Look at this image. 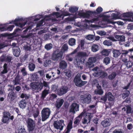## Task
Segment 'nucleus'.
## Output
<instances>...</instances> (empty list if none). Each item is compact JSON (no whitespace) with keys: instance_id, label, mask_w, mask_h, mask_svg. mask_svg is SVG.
<instances>
[{"instance_id":"12","label":"nucleus","mask_w":133,"mask_h":133,"mask_svg":"<svg viewBox=\"0 0 133 133\" xmlns=\"http://www.w3.org/2000/svg\"><path fill=\"white\" fill-rule=\"evenodd\" d=\"M133 51V49H130L128 50H122L121 53V58L123 62H125L127 61V59L125 57L127 56L128 53L129 52H132Z\"/></svg>"},{"instance_id":"30","label":"nucleus","mask_w":133,"mask_h":133,"mask_svg":"<svg viewBox=\"0 0 133 133\" xmlns=\"http://www.w3.org/2000/svg\"><path fill=\"white\" fill-rule=\"evenodd\" d=\"M49 89H45L42 92L41 98L44 99L49 94Z\"/></svg>"},{"instance_id":"53","label":"nucleus","mask_w":133,"mask_h":133,"mask_svg":"<svg viewBox=\"0 0 133 133\" xmlns=\"http://www.w3.org/2000/svg\"><path fill=\"white\" fill-rule=\"evenodd\" d=\"M18 133H27L26 129L23 127H21L19 129L18 131Z\"/></svg>"},{"instance_id":"26","label":"nucleus","mask_w":133,"mask_h":133,"mask_svg":"<svg viewBox=\"0 0 133 133\" xmlns=\"http://www.w3.org/2000/svg\"><path fill=\"white\" fill-rule=\"evenodd\" d=\"M27 102L25 99H22L19 103V105L22 109L24 108L26 105Z\"/></svg>"},{"instance_id":"46","label":"nucleus","mask_w":133,"mask_h":133,"mask_svg":"<svg viewBox=\"0 0 133 133\" xmlns=\"http://www.w3.org/2000/svg\"><path fill=\"white\" fill-rule=\"evenodd\" d=\"M110 52V50L104 49L102 52V55H103L107 56H108Z\"/></svg>"},{"instance_id":"19","label":"nucleus","mask_w":133,"mask_h":133,"mask_svg":"<svg viewBox=\"0 0 133 133\" xmlns=\"http://www.w3.org/2000/svg\"><path fill=\"white\" fill-rule=\"evenodd\" d=\"M17 74L21 76V77L23 78L27 75L26 68L25 67L21 68V70L18 71Z\"/></svg>"},{"instance_id":"63","label":"nucleus","mask_w":133,"mask_h":133,"mask_svg":"<svg viewBox=\"0 0 133 133\" xmlns=\"http://www.w3.org/2000/svg\"><path fill=\"white\" fill-rule=\"evenodd\" d=\"M94 36L93 35H88L86 37V39L89 40H93L94 39Z\"/></svg>"},{"instance_id":"33","label":"nucleus","mask_w":133,"mask_h":133,"mask_svg":"<svg viewBox=\"0 0 133 133\" xmlns=\"http://www.w3.org/2000/svg\"><path fill=\"white\" fill-rule=\"evenodd\" d=\"M115 37L118 41L123 42L125 40V37L124 35H116Z\"/></svg>"},{"instance_id":"57","label":"nucleus","mask_w":133,"mask_h":133,"mask_svg":"<svg viewBox=\"0 0 133 133\" xmlns=\"http://www.w3.org/2000/svg\"><path fill=\"white\" fill-rule=\"evenodd\" d=\"M12 57L9 55H8L6 56L5 59V62L9 63L12 60Z\"/></svg>"},{"instance_id":"38","label":"nucleus","mask_w":133,"mask_h":133,"mask_svg":"<svg viewBox=\"0 0 133 133\" xmlns=\"http://www.w3.org/2000/svg\"><path fill=\"white\" fill-rule=\"evenodd\" d=\"M108 76V74L106 71L102 70L99 77L102 79L107 78Z\"/></svg>"},{"instance_id":"13","label":"nucleus","mask_w":133,"mask_h":133,"mask_svg":"<svg viewBox=\"0 0 133 133\" xmlns=\"http://www.w3.org/2000/svg\"><path fill=\"white\" fill-rule=\"evenodd\" d=\"M68 88L67 86H63L57 90L58 95L61 96L66 93L68 91Z\"/></svg>"},{"instance_id":"8","label":"nucleus","mask_w":133,"mask_h":133,"mask_svg":"<svg viewBox=\"0 0 133 133\" xmlns=\"http://www.w3.org/2000/svg\"><path fill=\"white\" fill-rule=\"evenodd\" d=\"M64 125V121L63 120L54 121L53 125L54 127L57 130L59 129L60 131L63 130Z\"/></svg>"},{"instance_id":"18","label":"nucleus","mask_w":133,"mask_h":133,"mask_svg":"<svg viewBox=\"0 0 133 133\" xmlns=\"http://www.w3.org/2000/svg\"><path fill=\"white\" fill-rule=\"evenodd\" d=\"M82 100H83L85 103L87 104L90 103L91 101V96L90 94L85 95H82L81 97Z\"/></svg>"},{"instance_id":"31","label":"nucleus","mask_w":133,"mask_h":133,"mask_svg":"<svg viewBox=\"0 0 133 133\" xmlns=\"http://www.w3.org/2000/svg\"><path fill=\"white\" fill-rule=\"evenodd\" d=\"M93 16L95 17V18H93L92 19L90 20L89 21L91 23L98 22L99 20V17H100V15L96 16V15H90V16Z\"/></svg>"},{"instance_id":"10","label":"nucleus","mask_w":133,"mask_h":133,"mask_svg":"<svg viewBox=\"0 0 133 133\" xmlns=\"http://www.w3.org/2000/svg\"><path fill=\"white\" fill-rule=\"evenodd\" d=\"M79 104L76 103H73L70 105L69 107V112L74 114L76 112L79 110Z\"/></svg>"},{"instance_id":"4","label":"nucleus","mask_w":133,"mask_h":133,"mask_svg":"<svg viewBox=\"0 0 133 133\" xmlns=\"http://www.w3.org/2000/svg\"><path fill=\"white\" fill-rule=\"evenodd\" d=\"M81 74L78 73L76 75L73 81L75 85L78 87H81L87 83V81H83L81 78Z\"/></svg>"},{"instance_id":"5","label":"nucleus","mask_w":133,"mask_h":133,"mask_svg":"<svg viewBox=\"0 0 133 133\" xmlns=\"http://www.w3.org/2000/svg\"><path fill=\"white\" fill-rule=\"evenodd\" d=\"M11 114L9 112L5 111L3 113V116L1 120L2 122L3 123H9L10 119L13 120L14 118L13 115L10 116Z\"/></svg>"},{"instance_id":"16","label":"nucleus","mask_w":133,"mask_h":133,"mask_svg":"<svg viewBox=\"0 0 133 133\" xmlns=\"http://www.w3.org/2000/svg\"><path fill=\"white\" fill-rule=\"evenodd\" d=\"M17 97V93L14 90H12L10 91L8 94V98L12 101Z\"/></svg>"},{"instance_id":"47","label":"nucleus","mask_w":133,"mask_h":133,"mask_svg":"<svg viewBox=\"0 0 133 133\" xmlns=\"http://www.w3.org/2000/svg\"><path fill=\"white\" fill-rule=\"evenodd\" d=\"M116 75L117 74L116 72H113L108 76V78L110 80H112L115 77Z\"/></svg>"},{"instance_id":"44","label":"nucleus","mask_w":133,"mask_h":133,"mask_svg":"<svg viewBox=\"0 0 133 133\" xmlns=\"http://www.w3.org/2000/svg\"><path fill=\"white\" fill-rule=\"evenodd\" d=\"M68 49L67 45L66 44H64L62 46L61 49L60 51H61L63 54Z\"/></svg>"},{"instance_id":"48","label":"nucleus","mask_w":133,"mask_h":133,"mask_svg":"<svg viewBox=\"0 0 133 133\" xmlns=\"http://www.w3.org/2000/svg\"><path fill=\"white\" fill-rule=\"evenodd\" d=\"M103 44L107 46L111 45L112 44V42L110 40H105L103 42Z\"/></svg>"},{"instance_id":"6","label":"nucleus","mask_w":133,"mask_h":133,"mask_svg":"<svg viewBox=\"0 0 133 133\" xmlns=\"http://www.w3.org/2000/svg\"><path fill=\"white\" fill-rule=\"evenodd\" d=\"M63 54L61 51L56 50L54 51L51 57L52 59L56 62H59L63 59Z\"/></svg>"},{"instance_id":"45","label":"nucleus","mask_w":133,"mask_h":133,"mask_svg":"<svg viewBox=\"0 0 133 133\" xmlns=\"http://www.w3.org/2000/svg\"><path fill=\"white\" fill-rule=\"evenodd\" d=\"M64 72L66 76L68 78H70L71 77V71L69 69H67L65 70Z\"/></svg>"},{"instance_id":"43","label":"nucleus","mask_w":133,"mask_h":133,"mask_svg":"<svg viewBox=\"0 0 133 133\" xmlns=\"http://www.w3.org/2000/svg\"><path fill=\"white\" fill-rule=\"evenodd\" d=\"M130 93V92L128 90H127L124 91L122 95V98L124 99L127 97H128Z\"/></svg>"},{"instance_id":"64","label":"nucleus","mask_w":133,"mask_h":133,"mask_svg":"<svg viewBox=\"0 0 133 133\" xmlns=\"http://www.w3.org/2000/svg\"><path fill=\"white\" fill-rule=\"evenodd\" d=\"M39 114V112L38 110H36L33 114V115L34 118H37Z\"/></svg>"},{"instance_id":"14","label":"nucleus","mask_w":133,"mask_h":133,"mask_svg":"<svg viewBox=\"0 0 133 133\" xmlns=\"http://www.w3.org/2000/svg\"><path fill=\"white\" fill-rule=\"evenodd\" d=\"M96 61L95 57H90L88 59V62L86 63V65L89 68L93 67L94 66V63H95Z\"/></svg>"},{"instance_id":"21","label":"nucleus","mask_w":133,"mask_h":133,"mask_svg":"<svg viewBox=\"0 0 133 133\" xmlns=\"http://www.w3.org/2000/svg\"><path fill=\"white\" fill-rule=\"evenodd\" d=\"M64 101L63 99L58 98L56 101L55 106L57 109H59L62 105Z\"/></svg>"},{"instance_id":"22","label":"nucleus","mask_w":133,"mask_h":133,"mask_svg":"<svg viewBox=\"0 0 133 133\" xmlns=\"http://www.w3.org/2000/svg\"><path fill=\"white\" fill-rule=\"evenodd\" d=\"M96 88L97 89H95L94 91L95 94L99 95H102L103 94L104 92L102 89L101 86L98 83L97 85Z\"/></svg>"},{"instance_id":"3","label":"nucleus","mask_w":133,"mask_h":133,"mask_svg":"<svg viewBox=\"0 0 133 133\" xmlns=\"http://www.w3.org/2000/svg\"><path fill=\"white\" fill-rule=\"evenodd\" d=\"M23 20L22 18H16L14 20H12L8 24H14L16 26H18L21 28V29L17 28L15 29L13 32V34H16L17 32H18L19 31H22L23 30L22 28L25 26L26 24V22L24 23H19L20 21Z\"/></svg>"},{"instance_id":"41","label":"nucleus","mask_w":133,"mask_h":133,"mask_svg":"<svg viewBox=\"0 0 133 133\" xmlns=\"http://www.w3.org/2000/svg\"><path fill=\"white\" fill-rule=\"evenodd\" d=\"M99 49V46L97 44H94L92 46L91 50L92 51L94 52H96Z\"/></svg>"},{"instance_id":"39","label":"nucleus","mask_w":133,"mask_h":133,"mask_svg":"<svg viewBox=\"0 0 133 133\" xmlns=\"http://www.w3.org/2000/svg\"><path fill=\"white\" fill-rule=\"evenodd\" d=\"M78 8L76 6H73L69 8V11L71 13H74L77 11Z\"/></svg>"},{"instance_id":"20","label":"nucleus","mask_w":133,"mask_h":133,"mask_svg":"<svg viewBox=\"0 0 133 133\" xmlns=\"http://www.w3.org/2000/svg\"><path fill=\"white\" fill-rule=\"evenodd\" d=\"M92 70L94 71V75L95 77H99L102 70L96 66Z\"/></svg>"},{"instance_id":"34","label":"nucleus","mask_w":133,"mask_h":133,"mask_svg":"<svg viewBox=\"0 0 133 133\" xmlns=\"http://www.w3.org/2000/svg\"><path fill=\"white\" fill-rule=\"evenodd\" d=\"M31 78L33 81H36L38 80L39 78L38 75L36 74H32L31 76Z\"/></svg>"},{"instance_id":"56","label":"nucleus","mask_w":133,"mask_h":133,"mask_svg":"<svg viewBox=\"0 0 133 133\" xmlns=\"http://www.w3.org/2000/svg\"><path fill=\"white\" fill-rule=\"evenodd\" d=\"M101 99L104 102H106L107 100V94L106 93H105L104 95L101 97Z\"/></svg>"},{"instance_id":"36","label":"nucleus","mask_w":133,"mask_h":133,"mask_svg":"<svg viewBox=\"0 0 133 133\" xmlns=\"http://www.w3.org/2000/svg\"><path fill=\"white\" fill-rule=\"evenodd\" d=\"M106 93L107 94V98H108V101H114V98L112 93L109 92L108 93L106 92Z\"/></svg>"},{"instance_id":"28","label":"nucleus","mask_w":133,"mask_h":133,"mask_svg":"<svg viewBox=\"0 0 133 133\" xmlns=\"http://www.w3.org/2000/svg\"><path fill=\"white\" fill-rule=\"evenodd\" d=\"M102 125L104 127H107L110 126L111 124L108 118H107L101 122Z\"/></svg>"},{"instance_id":"55","label":"nucleus","mask_w":133,"mask_h":133,"mask_svg":"<svg viewBox=\"0 0 133 133\" xmlns=\"http://www.w3.org/2000/svg\"><path fill=\"white\" fill-rule=\"evenodd\" d=\"M6 55L3 54L0 57V62H5Z\"/></svg>"},{"instance_id":"62","label":"nucleus","mask_w":133,"mask_h":133,"mask_svg":"<svg viewBox=\"0 0 133 133\" xmlns=\"http://www.w3.org/2000/svg\"><path fill=\"white\" fill-rule=\"evenodd\" d=\"M51 62V61L49 59H46L44 62V66H47L50 64Z\"/></svg>"},{"instance_id":"37","label":"nucleus","mask_w":133,"mask_h":133,"mask_svg":"<svg viewBox=\"0 0 133 133\" xmlns=\"http://www.w3.org/2000/svg\"><path fill=\"white\" fill-rule=\"evenodd\" d=\"M28 67L30 71H33L35 68V65L32 63H30L29 64Z\"/></svg>"},{"instance_id":"32","label":"nucleus","mask_w":133,"mask_h":133,"mask_svg":"<svg viewBox=\"0 0 133 133\" xmlns=\"http://www.w3.org/2000/svg\"><path fill=\"white\" fill-rule=\"evenodd\" d=\"M3 70L1 72V74H6L8 71V66L7 64L5 63L4 64L3 66Z\"/></svg>"},{"instance_id":"49","label":"nucleus","mask_w":133,"mask_h":133,"mask_svg":"<svg viewBox=\"0 0 133 133\" xmlns=\"http://www.w3.org/2000/svg\"><path fill=\"white\" fill-rule=\"evenodd\" d=\"M76 40L73 38L70 39L69 41V44L70 45L73 46L75 44Z\"/></svg>"},{"instance_id":"54","label":"nucleus","mask_w":133,"mask_h":133,"mask_svg":"<svg viewBox=\"0 0 133 133\" xmlns=\"http://www.w3.org/2000/svg\"><path fill=\"white\" fill-rule=\"evenodd\" d=\"M127 114H130L131 113L132 109L131 107L129 105H128L126 106Z\"/></svg>"},{"instance_id":"25","label":"nucleus","mask_w":133,"mask_h":133,"mask_svg":"<svg viewBox=\"0 0 133 133\" xmlns=\"http://www.w3.org/2000/svg\"><path fill=\"white\" fill-rule=\"evenodd\" d=\"M39 85H40L41 86L40 88L41 91L43 87H44L45 89H49L50 88L49 86V83H48L47 82L43 80V83H42L41 82L40 83H39Z\"/></svg>"},{"instance_id":"58","label":"nucleus","mask_w":133,"mask_h":133,"mask_svg":"<svg viewBox=\"0 0 133 133\" xmlns=\"http://www.w3.org/2000/svg\"><path fill=\"white\" fill-rule=\"evenodd\" d=\"M14 27L15 25H10L9 26L6 27V30L11 31Z\"/></svg>"},{"instance_id":"40","label":"nucleus","mask_w":133,"mask_h":133,"mask_svg":"<svg viewBox=\"0 0 133 133\" xmlns=\"http://www.w3.org/2000/svg\"><path fill=\"white\" fill-rule=\"evenodd\" d=\"M95 105H90L88 107V109L89 110H92L93 111L92 113H91V114H92V115L93 114H94L96 113V111L95 110Z\"/></svg>"},{"instance_id":"27","label":"nucleus","mask_w":133,"mask_h":133,"mask_svg":"<svg viewBox=\"0 0 133 133\" xmlns=\"http://www.w3.org/2000/svg\"><path fill=\"white\" fill-rule=\"evenodd\" d=\"M78 47L75 50L73 51L70 54L66 55V60L69 61H72L73 59L72 57H70V55H72L73 54H76L78 51Z\"/></svg>"},{"instance_id":"42","label":"nucleus","mask_w":133,"mask_h":133,"mask_svg":"<svg viewBox=\"0 0 133 133\" xmlns=\"http://www.w3.org/2000/svg\"><path fill=\"white\" fill-rule=\"evenodd\" d=\"M124 62L125 65H126L127 68H129L131 67L133 65V63L130 61H126L125 62Z\"/></svg>"},{"instance_id":"2","label":"nucleus","mask_w":133,"mask_h":133,"mask_svg":"<svg viewBox=\"0 0 133 133\" xmlns=\"http://www.w3.org/2000/svg\"><path fill=\"white\" fill-rule=\"evenodd\" d=\"M103 11V9L101 7H98L96 10V11H88L85 12H79L78 14V15L81 17L83 18H89L90 17V15H94L96 16L100 15V14Z\"/></svg>"},{"instance_id":"50","label":"nucleus","mask_w":133,"mask_h":133,"mask_svg":"<svg viewBox=\"0 0 133 133\" xmlns=\"http://www.w3.org/2000/svg\"><path fill=\"white\" fill-rule=\"evenodd\" d=\"M44 47L47 50H49L52 48V45L51 43L47 44L45 45Z\"/></svg>"},{"instance_id":"9","label":"nucleus","mask_w":133,"mask_h":133,"mask_svg":"<svg viewBox=\"0 0 133 133\" xmlns=\"http://www.w3.org/2000/svg\"><path fill=\"white\" fill-rule=\"evenodd\" d=\"M26 121L29 131L30 132L31 131H34V130H35V127L34 121L31 118H29Z\"/></svg>"},{"instance_id":"24","label":"nucleus","mask_w":133,"mask_h":133,"mask_svg":"<svg viewBox=\"0 0 133 133\" xmlns=\"http://www.w3.org/2000/svg\"><path fill=\"white\" fill-rule=\"evenodd\" d=\"M59 63V68L63 70L65 69L67 67V64L66 61L64 60H61Z\"/></svg>"},{"instance_id":"61","label":"nucleus","mask_w":133,"mask_h":133,"mask_svg":"<svg viewBox=\"0 0 133 133\" xmlns=\"http://www.w3.org/2000/svg\"><path fill=\"white\" fill-rule=\"evenodd\" d=\"M85 41L83 40H82L80 42V43L79 45H80L82 49H84V44Z\"/></svg>"},{"instance_id":"7","label":"nucleus","mask_w":133,"mask_h":133,"mask_svg":"<svg viewBox=\"0 0 133 133\" xmlns=\"http://www.w3.org/2000/svg\"><path fill=\"white\" fill-rule=\"evenodd\" d=\"M51 113L50 109L48 108H43L41 112L42 121H44L48 118Z\"/></svg>"},{"instance_id":"60","label":"nucleus","mask_w":133,"mask_h":133,"mask_svg":"<svg viewBox=\"0 0 133 133\" xmlns=\"http://www.w3.org/2000/svg\"><path fill=\"white\" fill-rule=\"evenodd\" d=\"M112 18L115 19L118 18V14H117L113 13L111 15Z\"/></svg>"},{"instance_id":"1","label":"nucleus","mask_w":133,"mask_h":133,"mask_svg":"<svg viewBox=\"0 0 133 133\" xmlns=\"http://www.w3.org/2000/svg\"><path fill=\"white\" fill-rule=\"evenodd\" d=\"M90 52L87 50L84 52L79 51L78 52L75 57L74 62L75 64L78 68L82 69L83 67L82 65L85 63V58L88 56Z\"/></svg>"},{"instance_id":"51","label":"nucleus","mask_w":133,"mask_h":133,"mask_svg":"<svg viewBox=\"0 0 133 133\" xmlns=\"http://www.w3.org/2000/svg\"><path fill=\"white\" fill-rule=\"evenodd\" d=\"M87 112H86L85 110H84L82 111L78 116V117L80 118L81 119L82 117L83 116L84 117H85L86 115V114Z\"/></svg>"},{"instance_id":"29","label":"nucleus","mask_w":133,"mask_h":133,"mask_svg":"<svg viewBox=\"0 0 133 133\" xmlns=\"http://www.w3.org/2000/svg\"><path fill=\"white\" fill-rule=\"evenodd\" d=\"M113 57L115 58L118 57L121 55L120 50L116 49H113L112 51Z\"/></svg>"},{"instance_id":"59","label":"nucleus","mask_w":133,"mask_h":133,"mask_svg":"<svg viewBox=\"0 0 133 133\" xmlns=\"http://www.w3.org/2000/svg\"><path fill=\"white\" fill-rule=\"evenodd\" d=\"M53 16L55 15L57 17H61L62 16H63V15H60L59 12H54L52 13Z\"/></svg>"},{"instance_id":"15","label":"nucleus","mask_w":133,"mask_h":133,"mask_svg":"<svg viewBox=\"0 0 133 133\" xmlns=\"http://www.w3.org/2000/svg\"><path fill=\"white\" fill-rule=\"evenodd\" d=\"M30 86L31 89L35 92H38L41 91V86L39 85V83L37 85L34 82H31L30 84Z\"/></svg>"},{"instance_id":"52","label":"nucleus","mask_w":133,"mask_h":133,"mask_svg":"<svg viewBox=\"0 0 133 133\" xmlns=\"http://www.w3.org/2000/svg\"><path fill=\"white\" fill-rule=\"evenodd\" d=\"M110 59L109 57H105L104 59L103 63L107 65L110 62Z\"/></svg>"},{"instance_id":"11","label":"nucleus","mask_w":133,"mask_h":133,"mask_svg":"<svg viewBox=\"0 0 133 133\" xmlns=\"http://www.w3.org/2000/svg\"><path fill=\"white\" fill-rule=\"evenodd\" d=\"M93 116L91 113L87 112L86 115L84 117L82 121V123L84 124L89 123Z\"/></svg>"},{"instance_id":"35","label":"nucleus","mask_w":133,"mask_h":133,"mask_svg":"<svg viewBox=\"0 0 133 133\" xmlns=\"http://www.w3.org/2000/svg\"><path fill=\"white\" fill-rule=\"evenodd\" d=\"M133 15V12H127L123 13L121 15L123 17H131Z\"/></svg>"},{"instance_id":"17","label":"nucleus","mask_w":133,"mask_h":133,"mask_svg":"<svg viewBox=\"0 0 133 133\" xmlns=\"http://www.w3.org/2000/svg\"><path fill=\"white\" fill-rule=\"evenodd\" d=\"M15 44V45L12 47L13 55L16 57H18L20 54V50L18 46H16L15 43H12L13 45Z\"/></svg>"},{"instance_id":"23","label":"nucleus","mask_w":133,"mask_h":133,"mask_svg":"<svg viewBox=\"0 0 133 133\" xmlns=\"http://www.w3.org/2000/svg\"><path fill=\"white\" fill-rule=\"evenodd\" d=\"M24 80L23 78L17 74L13 82L15 85H18L21 84V82Z\"/></svg>"}]
</instances>
